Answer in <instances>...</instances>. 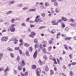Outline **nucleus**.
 <instances>
[{
  "label": "nucleus",
  "instance_id": "nucleus-29",
  "mask_svg": "<svg viewBox=\"0 0 76 76\" xmlns=\"http://www.w3.org/2000/svg\"><path fill=\"white\" fill-rule=\"evenodd\" d=\"M53 73H54V71L53 70L50 71V76H51L52 75H53Z\"/></svg>",
  "mask_w": 76,
  "mask_h": 76
},
{
  "label": "nucleus",
  "instance_id": "nucleus-19",
  "mask_svg": "<svg viewBox=\"0 0 76 76\" xmlns=\"http://www.w3.org/2000/svg\"><path fill=\"white\" fill-rule=\"evenodd\" d=\"M12 11H10L9 12H7L6 13V14L7 15H9V14H11V13H12Z\"/></svg>",
  "mask_w": 76,
  "mask_h": 76
},
{
  "label": "nucleus",
  "instance_id": "nucleus-2",
  "mask_svg": "<svg viewBox=\"0 0 76 76\" xmlns=\"http://www.w3.org/2000/svg\"><path fill=\"white\" fill-rule=\"evenodd\" d=\"M14 26L13 25H12L11 27H10L8 28V29H11L10 31L11 32H14L15 31V28H14Z\"/></svg>",
  "mask_w": 76,
  "mask_h": 76
},
{
  "label": "nucleus",
  "instance_id": "nucleus-7",
  "mask_svg": "<svg viewBox=\"0 0 76 76\" xmlns=\"http://www.w3.org/2000/svg\"><path fill=\"white\" fill-rule=\"evenodd\" d=\"M2 41H7V39L6 38V37H3L1 39Z\"/></svg>",
  "mask_w": 76,
  "mask_h": 76
},
{
  "label": "nucleus",
  "instance_id": "nucleus-40",
  "mask_svg": "<svg viewBox=\"0 0 76 76\" xmlns=\"http://www.w3.org/2000/svg\"><path fill=\"white\" fill-rule=\"evenodd\" d=\"M45 5L46 6H49V4L47 2H46L45 3Z\"/></svg>",
  "mask_w": 76,
  "mask_h": 76
},
{
  "label": "nucleus",
  "instance_id": "nucleus-18",
  "mask_svg": "<svg viewBox=\"0 0 76 76\" xmlns=\"http://www.w3.org/2000/svg\"><path fill=\"white\" fill-rule=\"evenodd\" d=\"M10 55L11 58H13V57H15V55L14 54L12 53H10Z\"/></svg>",
  "mask_w": 76,
  "mask_h": 76
},
{
  "label": "nucleus",
  "instance_id": "nucleus-13",
  "mask_svg": "<svg viewBox=\"0 0 76 76\" xmlns=\"http://www.w3.org/2000/svg\"><path fill=\"white\" fill-rule=\"evenodd\" d=\"M45 70L46 72H47V71H48V70H49V69L48 68V66L47 65L46 66H45Z\"/></svg>",
  "mask_w": 76,
  "mask_h": 76
},
{
  "label": "nucleus",
  "instance_id": "nucleus-52",
  "mask_svg": "<svg viewBox=\"0 0 76 76\" xmlns=\"http://www.w3.org/2000/svg\"><path fill=\"white\" fill-rule=\"evenodd\" d=\"M15 3V1H11L10 2V4H13V3Z\"/></svg>",
  "mask_w": 76,
  "mask_h": 76
},
{
  "label": "nucleus",
  "instance_id": "nucleus-15",
  "mask_svg": "<svg viewBox=\"0 0 76 76\" xmlns=\"http://www.w3.org/2000/svg\"><path fill=\"white\" fill-rule=\"evenodd\" d=\"M19 60H20V57L19 56H18L17 58L15 60L16 61H18Z\"/></svg>",
  "mask_w": 76,
  "mask_h": 76
},
{
  "label": "nucleus",
  "instance_id": "nucleus-50",
  "mask_svg": "<svg viewBox=\"0 0 76 76\" xmlns=\"http://www.w3.org/2000/svg\"><path fill=\"white\" fill-rule=\"evenodd\" d=\"M71 64L73 65H75V64H76V62H73Z\"/></svg>",
  "mask_w": 76,
  "mask_h": 76
},
{
  "label": "nucleus",
  "instance_id": "nucleus-58",
  "mask_svg": "<svg viewBox=\"0 0 76 76\" xmlns=\"http://www.w3.org/2000/svg\"><path fill=\"white\" fill-rule=\"evenodd\" d=\"M34 47H35L36 48H38V46L36 44L34 45Z\"/></svg>",
  "mask_w": 76,
  "mask_h": 76
},
{
  "label": "nucleus",
  "instance_id": "nucleus-11",
  "mask_svg": "<svg viewBox=\"0 0 76 76\" xmlns=\"http://www.w3.org/2000/svg\"><path fill=\"white\" fill-rule=\"evenodd\" d=\"M61 19L62 20H64V21H66L67 20V18H64V17H62Z\"/></svg>",
  "mask_w": 76,
  "mask_h": 76
},
{
  "label": "nucleus",
  "instance_id": "nucleus-42",
  "mask_svg": "<svg viewBox=\"0 0 76 76\" xmlns=\"http://www.w3.org/2000/svg\"><path fill=\"white\" fill-rule=\"evenodd\" d=\"M9 23L8 22H6L5 23V25H6V26H7L8 25H9Z\"/></svg>",
  "mask_w": 76,
  "mask_h": 76
},
{
  "label": "nucleus",
  "instance_id": "nucleus-22",
  "mask_svg": "<svg viewBox=\"0 0 76 76\" xmlns=\"http://www.w3.org/2000/svg\"><path fill=\"white\" fill-rule=\"evenodd\" d=\"M56 32V30L54 29H53L52 30L51 33L52 34H54Z\"/></svg>",
  "mask_w": 76,
  "mask_h": 76
},
{
  "label": "nucleus",
  "instance_id": "nucleus-60",
  "mask_svg": "<svg viewBox=\"0 0 76 76\" xmlns=\"http://www.w3.org/2000/svg\"><path fill=\"white\" fill-rule=\"evenodd\" d=\"M40 18V15H37L36 17V18H37V19H39L38 18Z\"/></svg>",
  "mask_w": 76,
  "mask_h": 76
},
{
  "label": "nucleus",
  "instance_id": "nucleus-59",
  "mask_svg": "<svg viewBox=\"0 0 76 76\" xmlns=\"http://www.w3.org/2000/svg\"><path fill=\"white\" fill-rule=\"evenodd\" d=\"M44 28V27H42V26H40L39 27V29H43Z\"/></svg>",
  "mask_w": 76,
  "mask_h": 76
},
{
  "label": "nucleus",
  "instance_id": "nucleus-6",
  "mask_svg": "<svg viewBox=\"0 0 76 76\" xmlns=\"http://www.w3.org/2000/svg\"><path fill=\"white\" fill-rule=\"evenodd\" d=\"M36 72H37L36 74H39L40 73V72H41V69L39 68H37L36 69Z\"/></svg>",
  "mask_w": 76,
  "mask_h": 76
},
{
  "label": "nucleus",
  "instance_id": "nucleus-46",
  "mask_svg": "<svg viewBox=\"0 0 76 76\" xmlns=\"http://www.w3.org/2000/svg\"><path fill=\"white\" fill-rule=\"evenodd\" d=\"M52 59L54 61H56V58H53Z\"/></svg>",
  "mask_w": 76,
  "mask_h": 76
},
{
  "label": "nucleus",
  "instance_id": "nucleus-4",
  "mask_svg": "<svg viewBox=\"0 0 76 76\" xmlns=\"http://www.w3.org/2000/svg\"><path fill=\"white\" fill-rule=\"evenodd\" d=\"M35 33L34 32H32L31 35H29V36L32 37V38H34V36H35Z\"/></svg>",
  "mask_w": 76,
  "mask_h": 76
},
{
  "label": "nucleus",
  "instance_id": "nucleus-3",
  "mask_svg": "<svg viewBox=\"0 0 76 76\" xmlns=\"http://www.w3.org/2000/svg\"><path fill=\"white\" fill-rule=\"evenodd\" d=\"M51 23L53 25H58V22H56V20H53L52 21Z\"/></svg>",
  "mask_w": 76,
  "mask_h": 76
},
{
  "label": "nucleus",
  "instance_id": "nucleus-8",
  "mask_svg": "<svg viewBox=\"0 0 76 76\" xmlns=\"http://www.w3.org/2000/svg\"><path fill=\"white\" fill-rule=\"evenodd\" d=\"M36 11V9L35 8H32V9H30V10H28V12H34L35 11Z\"/></svg>",
  "mask_w": 76,
  "mask_h": 76
},
{
  "label": "nucleus",
  "instance_id": "nucleus-36",
  "mask_svg": "<svg viewBox=\"0 0 76 76\" xmlns=\"http://www.w3.org/2000/svg\"><path fill=\"white\" fill-rule=\"evenodd\" d=\"M13 70L14 71L15 74H17V72H18V71H17L15 69H14Z\"/></svg>",
  "mask_w": 76,
  "mask_h": 76
},
{
  "label": "nucleus",
  "instance_id": "nucleus-53",
  "mask_svg": "<svg viewBox=\"0 0 76 76\" xmlns=\"http://www.w3.org/2000/svg\"><path fill=\"white\" fill-rule=\"evenodd\" d=\"M28 72H25V76H27L28 75Z\"/></svg>",
  "mask_w": 76,
  "mask_h": 76
},
{
  "label": "nucleus",
  "instance_id": "nucleus-61",
  "mask_svg": "<svg viewBox=\"0 0 76 76\" xmlns=\"http://www.w3.org/2000/svg\"><path fill=\"white\" fill-rule=\"evenodd\" d=\"M59 60L61 61H62V60H63V58H62L61 57L59 58Z\"/></svg>",
  "mask_w": 76,
  "mask_h": 76
},
{
  "label": "nucleus",
  "instance_id": "nucleus-32",
  "mask_svg": "<svg viewBox=\"0 0 76 76\" xmlns=\"http://www.w3.org/2000/svg\"><path fill=\"white\" fill-rule=\"evenodd\" d=\"M74 75V74H73V72H70V76H73V75Z\"/></svg>",
  "mask_w": 76,
  "mask_h": 76
},
{
  "label": "nucleus",
  "instance_id": "nucleus-24",
  "mask_svg": "<svg viewBox=\"0 0 76 76\" xmlns=\"http://www.w3.org/2000/svg\"><path fill=\"white\" fill-rule=\"evenodd\" d=\"M72 38V37H66L65 38V40H69V39H71Z\"/></svg>",
  "mask_w": 76,
  "mask_h": 76
},
{
  "label": "nucleus",
  "instance_id": "nucleus-28",
  "mask_svg": "<svg viewBox=\"0 0 76 76\" xmlns=\"http://www.w3.org/2000/svg\"><path fill=\"white\" fill-rule=\"evenodd\" d=\"M39 64H40V65H42V62H41V60H39Z\"/></svg>",
  "mask_w": 76,
  "mask_h": 76
},
{
  "label": "nucleus",
  "instance_id": "nucleus-54",
  "mask_svg": "<svg viewBox=\"0 0 76 76\" xmlns=\"http://www.w3.org/2000/svg\"><path fill=\"white\" fill-rule=\"evenodd\" d=\"M19 53L20 54H22V50H19Z\"/></svg>",
  "mask_w": 76,
  "mask_h": 76
},
{
  "label": "nucleus",
  "instance_id": "nucleus-31",
  "mask_svg": "<svg viewBox=\"0 0 76 76\" xmlns=\"http://www.w3.org/2000/svg\"><path fill=\"white\" fill-rule=\"evenodd\" d=\"M41 15L44 18L45 16V14L44 13H42L41 14Z\"/></svg>",
  "mask_w": 76,
  "mask_h": 76
},
{
  "label": "nucleus",
  "instance_id": "nucleus-63",
  "mask_svg": "<svg viewBox=\"0 0 76 76\" xmlns=\"http://www.w3.org/2000/svg\"><path fill=\"white\" fill-rule=\"evenodd\" d=\"M54 70L55 71H56L57 70V67H54Z\"/></svg>",
  "mask_w": 76,
  "mask_h": 76
},
{
  "label": "nucleus",
  "instance_id": "nucleus-57",
  "mask_svg": "<svg viewBox=\"0 0 76 76\" xmlns=\"http://www.w3.org/2000/svg\"><path fill=\"white\" fill-rule=\"evenodd\" d=\"M68 29H69V28L68 27H66L65 28V30L67 31V30H68Z\"/></svg>",
  "mask_w": 76,
  "mask_h": 76
},
{
  "label": "nucleus",
  "instance_id": "nucleus-16",
  "mask_svg": "<svg viewBox=\"0 0 76 76\" xmlns=\"http://www.w3.org/2000/svg\"><path fill=\"white\" fill-rule=\"evenodd\" d=\"M56 13H58L60 12V9L58 8H57L56 9Z\"/></svg>",
  "mask_w": 76,
  "mask_h": 76
},
{
  "label": "nucleus",
  "instance_id": "nucleus-55",
  "mask_svg": "<svg viewBox=\"0 0 76 76\" xmlns=\"http://www.w3.org/2000/svg\"><path fill=\"white\" fill-rule=\"evenodd\" d=\"M3 55V54L2 53H0V57H1V56H2Z\"/></svg>",
  "mask_w": 76,
  "mask_h": 76
},
{
  "label": "nucleus",
  "instance_id": "nucleus-34",
  "mask_svg": "<svg viewBox=\"0 0 76 76\" xmlns=\"http://www.w3.org/2000/svg\"><path fill=\"white\" fill-rule=\"evenodd\" d=\"M51 48H52V47L51 46H50L49 48H48V51H50L51 50Z\"/></svg>",
  "mask_w": 76,
  "mask_h": 76
},
{
  "label": "nucleus",
  "instance_id": "nucleus-39",
  "mask_svg": "<svg viewBox=\"0 0 76 76\" xmlns=\"http://www.w3.org/2000/svg\"><path fill=\"white\" fill-rule=\"evenodd\" d=\"M17 7H20V6H22V4H17Z\"/></svg>",
  "mask_w": 76,
  "mask_h": 76
},
{
  "label": "nucleus",
  "instance_id": "nucleus-21",
  "mask_svg": "<svg viewBox=\"0 0 76 76\" xmlns=\"http://www.w3.org/2000/svg\"><path fill=\"white\" fill-rule=\"evenodd\" d=\"M43 58L45 60H47V59H48V58L46 56V55H45L44 57H43Z\"/></svg>",
  "mask_w": 76,
  "mask_h": 76
},
{
  "label": "nucleus",
  "instance_id": "nucleus-1",
  "mask_svg": "<svg viewBox=\"0 0 76 76\" xmlns=\"http://www.w3.org/2000/svg\"><path fill=\"white\" fill-rule=\"evenodd\" d=\"M24 60H23L21 61V64L22 65L20 66L19 67H18V70L20 71V70L22 69V67H23V66H25V62H24Z\"/></svg>",
  "mask_w": 76,
  "mask_h": 76
},
{
  "label": "nucleus",
  "instance_id": "nucleus-43",
  "mask_svg": "<svg viewBox=\"0 0 76 76\" xmlns=\"http://www.w3.org/2000/svg\"><path fill=\"white\" fill-rule=\"evenodd\" d=\"M70 58H72V56H73V54H71L69 55Z\"/></svg>",
  "mask_w": 76,
  "mask_h": 76
},
{
  "label": "nucleus",
  "instance_id": "nucleus-17",
  "mask_svg": "<svg viewBox=\"0 0 76 76\" xmlns=\"http://www.w3.org/2000/svg\"><path fill=\"white\" fill-rule=\"evenodd\" d=\"M26 56H29V51H28L27 50L26 52Z\"/></svg>",
  "mask_w": 76,
  "mask_h": 76
},
{
  "label": "nucleus",
  "instance_id": "nucleus-35",
  "mask_svg": "<svg viewBox=\"0 0 76 76\" xmlns=\"http://www.w3.org/2000/svg\"><path fill=\"white\" fill-rule=\"evenodd\" d=\"M32 48L31 47H30V48H29V51H30V52H32Z\"/></svg>",
  "mask_w": 76,
  "mask_h": 76
},
{
  "label": "nucleus",
  "instance_id": "nucleus-44",
  "mask_svg": "<svg viewBox=\"0 0 76 76\" xmlns=\"http://www.w3.org/2000/svg\"><path fill=\"white\" fill-rule=\"evenodd\" d=\"M34 42L35 43H38V41L37 40V39H35V40H34Z\"/></svg>",
  "mask_w": 76,
  "mask_h": 76
},
{
  "label": "nucleus",
  "instance_id": "nucleus-37",
  "mask_svg": "<svg viewBox=\"0 0 76 76\" xmlns=\"http://www.w3.org/2000/svg\"><path fill=\"white\" fill-rule=\"evenodd\" d=\"M41 9H45V7L44 6H41L40 7Z\"/></svg>",
  "mask_w": 76,
  "mask_h": 76
},
{
  "label": "nucleus",
  "instance_id": "nucleus-51",
  "mask_svg": "<svg viewBox=\"0 0 76 76\" xmlns=\"http://www.w3.org/2000/svg\"><path fill=\"white\" fill-rule=\"evenodd\" d=\"M39 2H37V3H36V6H39Z\"/></svg>",
  "mask_w": 76,
  "mask_h": 76
},
{
  "label": "nucleus",
  "instance_id": "nucleus-30",
  "mask_svg": "<svg viewBox=\"0 0 76 76\" xmlns=\"http://www.w3.org/2000/svg\"><path fill=\"white\" fill-rule=\"evenodd\" d=\"M24 45L26 47H29V44H28L27 43H26L24 44Z\"/></svg>",
  "mask_w": 76,
  "mask_h": 76
},
{
  "label": "nucleus",
  "instance_id": "nucleus-45",
  "mask_svg": "<svg viewBox=\"0 0 76 76\" xmlns=\"http://www.w3.org/2000/svg\"><path fill=\"white\" fill-rule=\"evenodd\" d=\"M73 26H76V23H73Z\"/></svg>",
  "mask_w": 76,
  "mask_h": 76
},
{
  "label": "nucleus",
  "instance_id": "nucleus-56",
  "mask_svg": "<svg viewBox=\"0 0 76 76\" xmlns=\"http://www.w3.org/2000/svg\"><path fill=\"white\" fill-rule=\"evenodd\" d=\"M49 58L50 59V60H52V56H51V55H50L49 57Z\"/></svg>",
  "mask_w": 76,
  "mask_h": 76
},
{
  "label": "nucleus",
  "instance_id": "nucleus-14",
  "mask_svg": "<svg viewBox=\"0 0 76 76\" xmlns=\"http://www.w3.org/2000/svg\"><path fill=\"white\" fill-rule=\"evenodd\" d=\"M31 67L32 69H36V67H37V66L35 65H32Z\"/></svg>",
  "mask_w": 76,
  "mask_h": 76
},
{
  "label": "nucleus",
  "instance_id": "nucleus-49",
  "mask_svg": "<svg viewBox=\"0 0 76 76\" xmlns=\"http://www.w3.org/2000/svg\"><path fill=\"white\" fill-rule=\"evenodd\" d=\"M21 25H22V26H25L26 25V24L25 23H23L21 24Z\"/></svg>",
  "mask_w": 76,
  "mask_h": 76
},
{
  "label": "nucleus",
  "instance_id": "nucleus-12",
  "mask_svg": "<svg viewBox=\"0 0 76 76\" xmlns=\"http://www.w3.org/2000/svg\"><path fill=\"white\" fill-rule=\"evenodd\" d=\"M9 66H7L6 69L4 70V72H5V73H6L7 71H9Z\"/></svg>",
  "mask_w": 76,
  "mask_h": 76
},
{
  "label": "nucleus",
  "instance_id": "nucleus-64",
  "mask_svg": "<svg viewBox=\"0 0 76 76\" xmlns=\"http://www.w3.org/2000/svg\"><path fill=\"white\" fill-rule=\"evenodd\" d=\"M20 74L22 76H24V74H23V73H21Z\"/></svg>",
  "mask_w": 76,
  "mask_h": 76
},
{
  "label": "nucleus",
  "instance_id": "nucleus-25",
  "mask_svg": "<svg viewBox=\"0 0 76 76\" xmlns=\"http://www.w3.org/2000/svg\"><path fill=\"white\" fill-rule=\"evenodd\" d=\"M53 42L52 40H49V43L50 44H52V43Z\"/></svg>",
  "mask_w": 76,
  "mask_h": 76
},
{
  "label": "nucleus",
  "instance_id": "nucleus-33",
  "mask_svg": "<svg viewBox=\"0 0 76 76\" xmlns=\"http://www.w3.org/2000/svg\"><path fill=\"white\" fill-rule=\"evenodd\" d=\"M28 9V7H26L23 8V10H26V9Z\"/></svg>",
  "mask_w": 76,
  "mask_h": 76
},
{
  "label": "nucleus",
  "instance_id": "nucleus-48",
  "mask_svg": "<svg viewBox=\"0 0 76 76\" xmlns=\"http://www.w3.org/2000/svg\"><path fill=\"white\" fill-rule=\"evenodd\" d=\"M69 21H71V22H73V19H70L69 20Z\"/></svg>",
  "mask_w": 76,
  "mask_h": 76
},
{
  "label": "nucleus",
  "instance_id": "nucleus-47",
  "mask_svg": "<svg viewBox=\"0 0 76 76\" xmlns=\"http://www.w3.org/2000/svg\"><path fill=\"white\" fill-rule=\"evenodd\" d=\"M14 22H15V19H12L11 20V22H12V23H14Z\"/></svg>",
  "mask_w": 76,
  "mask_h": 76
},
{
  "label": "nucleus",
  "instance_id": "nucleus-26",
  "mask_svg": "<svg viewBox=\"0 0 76 76\" xmlns=\"http://www.w3.org/2000/svg\"><path fill=\"white\" fill-rule=\"evenodd\" d=\"M46 42V43L44 42V43L43 45V47H46V44H47Z\"/></svg>",
  "mask_w": 76,
  "mask_h": 76
},
{
  "label": "nucleus",
  "instance_id": "nucleus-62",
  "mask_svg": "<svg viewBox=\"0 0 76 76\" xmlns=\"http://www.w3.org/2000/svg\"><path fill=\"white\" fill-rule=\"evenodd\" d=\"M23 72H25V70H26V69H25V68H23Z\"/></svg>",
  "mask_w": 76,
  "mask_h": 76
},
{
  "label": "nucleus",
  "instance_id": "nucleus-41",
  "mask_svg": "<svg viewBox=\"0 0 76 76\" xmlns=\"http://www.w3.org/2000/svg\"><path fill=\"white\" fill-rule=\"evenodd\" d=\"M31 18V17H29L28 18H27L26 20V22H28V20L30 19V18Z\"/></svg>",
  "mask_w": 76,
  "mask_h": 76
},
{
  "label": "nucleus",
  "instance_id": "nucleus-20",
  "mask_svg": "<svg viewBox=\"0 0 76 76\" xmlns=\"http://www.w3.org/2000/svg\"><path fill=\"white\" fill-rule=\"evenodd\" d=\"M64 47H65V48L66 50H68V48L67 47V45H64Z\"/></svg>",
  "mask_w": 76,
  "mask_h": 76
},
{
  "label": "nucleus",
  "instance_id": "nucleus-9",
  "mask_svg": "<svg viewBox=\"0 0 76 76\" xmlns=\"http://www.w3.org/2000/svg\"><path fill=\"white\" fill-rule=\"evenodd\" d=\"M14 44H18V40H17L16 38L14 39Z\"/></svg>",
  "mask_w": 76,
  "mask_h": 76
},
{
  "label": "nucleus",
  "instance_id": "nucleus-38",
  "mask_svg": "<svg viewBox=\"0 0 76 76\" xmlns=\"http://www.w3.org/2000/svg\"><path fill=\"white\" fill-rule=\"evenodd\" d=\"M4 70V69L3 67H1L0 68V72L3 71Z\"/></svg>",
  "mask_w": 76,
  "mask_h": 76
},
{
  "label": "nucleus",
  "instance_id": "nucleus-10",
  "mask_svg": "<svg viewBox=\"0 0 76 76\" xmlns=\"http://www.w3.org/2000/svg\"><path fill=\"white\" fill-rule=\"evenodd\" d=\"M42 48V50L44 52V53H45L47 51V50H46V49L45 48H44L43 47L41 48Z\"/></svg>",
  "mask_w": 76,
  "mask_h": 76
},
{
  "label": "nucleus",
  "instance_id": "nucleus-5",
  "mask_svg": "<svg viewBox=\"0 0 76 76\" xmlns=\"http://www.w3.org/2000/svg\"><path fill=\"white\" fill-rule=\"evenodd\" d=\"M37 56V51H35L34 52V55L33 57L34 58H36V57Z\"/></svg>",
  "mask_w": 76,
  "mask_h": 76
},
{
  "label": "nucleus",
  "instance_id": "nucleus-27",
  "mask_svg": "<svg viewBox=\"0 0 76 76\" xmlns=\"http://www.w3.org/2000/svg\"><path fill=\"white\" fill-rule=\"evenodd\" d=\"M54 4L55 5V6H58V3H57V2H55L54 3Z\"/></svg>",
  "mask_w": 76,
  "mask_h": 76
},
{
  "label": "nucleus",
  "instance_id": "nucleus-23",
  "mask_svg": "<svg viewBox=\"0 0 76 76\" xmlns=\"http://www.w3.org/2000/svg\"><path fill=\"white\" fill-rule=\"evenodd\" d=\"M39 21V18H36V19L34 20L35 22H38Z\"/></svg>",
  "mask_w": 76,
  "mask_h": 76
}]
</instances>
